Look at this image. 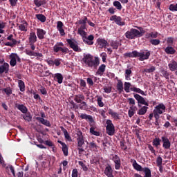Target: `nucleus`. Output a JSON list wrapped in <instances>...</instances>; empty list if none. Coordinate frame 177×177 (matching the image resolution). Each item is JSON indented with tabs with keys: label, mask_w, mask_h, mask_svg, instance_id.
<instances>
[{
	"label": "nucleus",
	"mask_w": 177,
	"mask_h": 177,
	"mask_svg": "<svg viewBox=\"0 0 177 177\" xmlns=\"http://www.w3.org/2000/svg\"><path fill=\"white\" fill-rule=\"evenodd\" d=\"M77 84H80V88L84 89L86 88V82L84 81L83 79H77L76 80Z\"/></svg>",
	"instance_id": "obj_32"
},
{
	"label": "nucleus",
	"mask_w": 177,
	"mask_h": 177,
	"mask_svg": "<svg viewBox=\"0 0 177 177\" xmlns=\"http://www.w3.org/2000/svg\"><path fill=\"white\" fill-rule=\"evenodd\" d=\"M94 36L93 35H89V36H86V37H84L83 38H82V39H83V42L84 43V44H88V45H89V46H92V45H93V44H94V41H93V40H94Z\"/></svg>",
	"instance_id": "obj_15"
},
{
	"label": "nucleus",
	"mask_w": 177,
	"mask_h": 177,
	"mask_svg": "<svg viewBox=\"0 0 177 177\" xmlns=\"http://www.w3.org/2000/svg\"><path fill=\"white\" fill-rule=\"evenodd\" d=\"M105 70H106V65L105 64H102L100 67H98L97 73L98 75H102L105 72Z\"/></svg>",
	"instance_id": "obj_40"
},
{
	"label": "nucleus",
	"mask_w": 177,
	"mask_h": 177,
	"mask_svg": "<svg viewBox=\"0 0 177 177\" xmlns=\"http://www.w3.org/2000/svg\"><path fill=\"white\" fill-rule=\"evenodd\" d=\"M161 76L165 77L166 80L169 79V73L167 71L162 70L160 71Z\"/></svg>",
	"instance_id": "obj_47"
},
{
	"label": "nucleus",
	"mask_w": 177,
	"mask_h": 177,
	"mask_svg": "<svg viewBox=\"0 0 177 177\" xmlns=\"http://www.w3.org/2000/svg\"><path fill=\"white\" fill-rule=\"evenodd\" d=\"M80 118H82V120H88L90 126H95V122L93 116L87 115L86 113H82L80 114Z\"/></svg>",
	"instance_id": "obj_11"
},
{
	"label": "nucleus",
	"mask_w": 177,
	"mask_h": 177,
	"mask_svg": "<svg viewBox=\"0 0 177 177\" xmlns=\"http://www.w3.org/2000/svg\"><path fill=\"white\" fill-rule=\"evenodd\" d=\"M80 110H86L87 109V104L85 101H83L80 104Z\"/></svg>",
	"instance_id": "obj_55"
},
{
	"label": "nucleus",
	"mask_w": 177,
	"mask_h": 177,
	"mask_svg": "<svg viewBox=\"0 0 177 177\" xmlns=\"http://www.w3.org/2000/svg\"><path fill=\"white\" fill-rule=\"evenodd\" d=\"M63 27H64L63 22L61 21H58L57 22V29L58 32H59L62 37H64L66 34Z\"/></svg>",
	"instance_id": "obj_18"
},
{
	"label": "nucleus",
	"mask_w": 177,
	"mask_h": 177,
	"mask_svg": "<svg viewBox=\"0 0 177 177\" xmlns=\"http://www.w3.org/2000/svg\"><path fill=\"white\" fill-rule=\"evenodd\" d=\"M169 68L171 72L177 71V62L174 60H171L169 64Z\"/></svg>",
	"instance_id": "obj_27"
},
{
	"label": "nucleus",
	"mask_w": 177,
	"mask_h": 177,
	"mask_svg": "<svg viewBox=\"0 0 177 177\" xmlns=\"http://www.w3.org/2000/svg\"><path fill=\"white\" fill-rule=\"evenodd\" d=\"M161 141L163 142L162 147L165 149L168 150L170 149L171 142L167 137L162 136Z\"/></svg>",
	"instance_id": "obj_12"
},
{
	"label": "nucleus",
	"mask_w": 177,
	"mask_h": 177,
	"mask_svg": "<svg viewBox=\"0 0 177 177\" xmlns=\"http://www.w3.org/2000/svg\"><path fill=\"white\" fill-rule=\"evenodd\" d=\"M156 163H157V166H160V165H162V158H161L160 156H159L157 158Z\"/></svg>",
	"instance_id": "obj_64"
},
{
	"label": "nucleus",
	"mask_w": 177,
	"mask_h": 177,
	"mask_svg": "<svg viewBox=\"0 0 177 177\" xmlns=\"http://www.w3.org/2000/svg\"><path fill=\"white\" fill-rule=\"evenodd\" d=\"M142 171L144 172V174H145V175L144 176V177H151V171L149 167H144L142 169Z\"/></svg>",
	"instance_id": "obj_37"
},
{
	"label": "nucleus",
	"mask_w": 177,
	"mask_h": 177,
	"mask_svg": "<svg viewBox=\"0 0 177 177\" xmlns=\"http://www.w3.org/2000/svg\"><path fill=\"white\" fill-rule=\"evenodd\" d=\"M132 74V70L131 69H127L125 70V80H130L131 75Z\"/></svg>",
	"instance_id": "obj_45"
},
{
	"label": "nucleus",
	"mask_w": 177,
	"mask_h": 177,
	"mask_svg": "<svg viewBox=\"0 0 177 177\" xmlns=\"http://www.w3.org/2000/svg\"><path fill=\"white\" fill-rule=\"evenodd\" d=\"M18 87H19L21 92H24L26 90L25 83L23 80H18Z\"/></svg>",
	"instance_id": "obj_38"
},
{
	"label": "nucleus",
	"mask_w": 177,
	"mask_h": 177,
	"mask_svg": "<svg viewBox=\"0 0 177 177\" xmlns=\"http://www.w3.org/2000/svg\"><path fill=\"white\" fill-rule=\"evenodd\" d=\"M156 70V66H151V68L143 69V73H154Z\"/></svg>",
	"instance_id": "obj_43"
},
{
	"label": "nucleus",
	"mask_w": 177,
	"mask_h": 177,
	"mask_svg": "<svg viewBox=\"0 0 177 177\" xmlns=\"http://www.w3.org/2000/svg\"><path fill=\"white\" fill-rule=\"evenodd\" d=\"M132 166L136 171H143V168L138 163V162H136V160H134V162H133Z\"/></svg>",
	"instance_id": "obj_34"
},
{
	"label": "nucleus",
	"mask_w": 177,
	"mask_h": 177,
	"mask_svg": "<svg viewBox=\"0 0 177 177\" xmlns=\"http://www.w3.org/2000/svg\"><path fill=\"white\" fill-rule=\"evenodd\" d=\"M77 147H81L82 145H84L82 131H77Z\"/></svg>",
	"instance_id": "obj_16"
},
{
	"label": "nucleus",
	"mask_w": 177,
	"mask_h": 177,
	"mask_svg": "<svg viewBox=\"0 0 177 177\" xmlns=\"http://www.w3.org/2000/svg\"><path fill=\"white\" fill-rule=\"evenodd\" d=\"M61 61H62V59L59 58L55 59L54 65H55V66H57V67L59 66V65L61 64Z\"/></svg>",
	"instance_id": "obj_63"
},
{
	"label": "nucleus",
	"mask_w": 177,
	"mask_h": 177,
	"mask_svg": "<svg viewBox=\"0 0 177 177\" xmlns=\"http://www.w3.org/2000/svg\"><path fill=\"white\" fill-rule=\"evenodd\" d=\"M112 160L115 164V169L120 170L121 168V159L118 155H113Z\"/></svg>",
	"instance_id": "obj_10"
},
{
	"label": "nucleus",
	"mask_w": 177,
	"mask_h": 177,
	"mask_svg": "<svg viewBox=\"0 0 177 177\" xmlns=\"http://www.w3.org/2000/svg\"><path fill=\"white\" fill-rule=\"evenodd\" d=\"M109 20H111V21H114L115 24L120 26H123L126 25V23L122 21V19L120 16L112 15L111 18H109Z\"/></svg>",
	"instance_id": "obj_8"
},
{
	"label": "nucleus",
	"mask_w": 177,
	"mask_h": 177,
	"mask_svg": "<svg viewBox=\"0 0 177 177\" xmlns=\"http://www.w3.org/2000/svg\"><path fill=\"white\" fill-rule=\"evenodd\" d=\"M165 109H167V107L164 105L163 103H160L158 106H155L153 113L162 115L165 112Z\"/></svg>",
	"instance_id": "obj_9"
},
{
	"label": "nucleus",
	"mask_w": 177,
	"mask_h": 177,
	"mask_svg": "<svg viewBox=\"0 0 177 177\" xmlns=\"http://www.w3.org/2000/svg\"><path fill=\"white\" fill-rule=\"evenodd\" d=\"M36 120L40 123L42 124L43 125H45L48 127H51V124L50 122L45 118H41V117H36Z\"/></svg>",
	"instance_id": "obj_23"
},
{
	"label": "nucleus",
	"mask_w": 177,
	"mask_h": 177,
	"mask_svg": "<svg viewBox=\"0 0 177 177\" xmlns=\"http://www.w3.org/2000/svg\"><path fill=\"white\" fill-rule=\"evenodd\" d=\"M7 39L10 41H7L4 43V45L6 46H10L11 48L15 47V46H19V44L21 43L20 40H17L14 39L13 35H10L8 37Z\"/></svg>",
	"instance_id": "obj_6"
},
{
	"label": "nucleus",
	"mask_w": 177,
	"mask_h": 177,
	"mask_svg": "<svg viewBox=\"0 0 177 177\" xmlns=\"http://www.w3.org/2000/svg\"><path fill=\"white\" fill-rule=\"evenodd\" d=\"M161 42L159 39H151L149 40V43H151L153 46H158Z\"/></svg>",
	"instance_id": "obj_56"
},
{
	"label": "nucleus",
	"mask_w": 177,
	"mask_h": 177,
	"mask_svg": "<svg viewBox=\"0 0 177 177\" xmlns=\"http://www.w3.org/2000/svg\"><path fill=\"white\" fill-rule=\"evenodd\" d=\"M124 57L129 58H138L141 62L149 59L151 56V52L149 50H141L140 52L134 50L126 53Z\"/></svg>",
	"instance_id": "obj_1"
},
{
	"label": "nucleus",
	"mask_w": 177,
	"mask_h": 177,
	"mask_svg": "<svg viewBox=\"0 0 177 177\" xmlns=\"http://www.w3.org/2000/svg\"><path fill=\"white\" fill-rule=\"evenodd\" d=\"M131 86V84L130 82H124V89L127 93H129L130 92Z\"/></svg>",
	"instance_id": "obj_44"
},
{
	"label": "nucleus",
	"mask_w": 177,
	"mask_h": 177,
	"mask_svg": "<svg viewBox=\"0 0 177 177\" xmlns=\"http://www.w3.org/2000/svg\"><path fill=\"white\" fill-rule=\"evenodd\" d=\"M120 42L118 40H111V46L113 48V49L117 50L118 47L120 46Z\"/></svg>",
	"instance_id": "obj_35"
},
{
	"label": "nucleus",
	"mask_w": 177,
	"mask_h": 177,
	"mask_svg": "<svg viewBox=\"0 0 177 177\" xmlns=\"http://www.w3.org/2000/svg\"><path fill=\"white\" fill-rule=\"evenodd\" d=\"M106 131L107 135L111 136H114L115 133V129L112 121L111 120H107L106 122Z\"/></svg>",
	"instance_id": "obj_7"
},
{
	"label": "nucleus",
	"mask_w": 177,
	"mask_h": 177,
	"mask_svg": "<svg viewBox=\"0 0 177 177\" xmlns=\"http://www.w3.org/2000/svg\"><path fill=\"white\" fill-rule=\"evenodd\" d=\"M37 41V37L35 32H32L29 34L28 42L29 44H35Z\"/></svg>",
	"instance_id": "obj_24"
},
{
	"label": "nucleus",
	"mask_w": 177,
	"mask_h": 177,
	"mask_svg": "<svg viewBox=\"0 0 177 177\" xmlns=\"http://www.w3.org/2000/svg\"><path fill=\"white\" fill-rule=\"evenodd\" d=\"M113 5L115 8H116L118 10H121L122 9V6L121 3L119 1H115L113 3Z\"/></svg>",
	"instance_id": "obj_48"
},
{
	"label": "nucleus",
	"mask_w": 177,
	"mask_h": 177,
	"mask_svg": "<svg viewBox=\"0 0 177 177\" xmlns=\"http://www.w3.org/2000/svg\"><path fill=\"white\" fill-rule=\"evenodd\" d=\"M161 140L159 138H155L153 140L152 145L155 147H157L160 145Z\"/></svg>",
	"instance_id": "obj_42"
},
{
	"label": "nucleus",
	"mask_w": 177,
	"mask_h": 177,
	"mask_svg": "<svg viewBox=\"0 0 177 177\" xmlns=\"http://www.w3.org/2000/svg\"><path fill=\"white\" fill-rule=\"evenodd\" d=\"M60 129H61L62 131L63 132L64 136H65V138L67 140H71V137L70 136L68 131H67L66 129L63 127H61Z\"/></svg>",
	"instance_id": "obj_39"
},
{
	"label": "nucleus",
	"mask_w": 177,
	"mask_h": 177,
	"mask_svg": "<svg viewBox=\"0 0 177 177\" xmlns=\"http://www.w3.org/2000/svg\"><path fill=\"white\" fill-rule=\"evenodd\" d=\"M46 35V31L41 28L37 29V35L39 39L41 40L45 39V35Z\"/></svg>",
	"instance_id": "obj_21"
},
{
	"label": "nucleus",
	"mask_w": 177,
	"mask_h": 177,
	"mask_svg": "<svg viewBox=\"0 0 177 177\" xmlns=\"http://www.w3.org/2000/svg\"><path fill=\"white\" fill-rule=\"evenodd\" d=\"M9 71V64L7 62H4L2 66H0V75L5 73L7 74Z\"/></svg>",
	"instance_id": "obj_25"
},
{
	"label": "nucleus",
	"mask_w": 177,
	"mask_h": 177,
	"mask_svg": "<svg viewBox=\"0 0 177 177\" xmlns=\"http://www.w3.org/2000/svg\"><path fill=\"white\" fill-rule=\"evenodd\" d=\"M36 17L38 20L40 21L41 23H45L46 21V17L45 15H43L42 14H38L36 15Z\"/></svg>",
	"instance_id": "obj_41"
},
{
	"label": "nucleus",
	"mask_w": 177,
	"mask_h": 177,
	"mask_svg": "<svg viewBox=\"0 0 177 177\" xmlns=\"http://www.w3.org/2000/svg\"><path fill=\"white\" fill-rule=\"evenodd\" d=\"M167 44L169 46L173 45V44H174V37H167Z\"/></svg>",
	"instance_id": "obj_61"
},
{
	"label": "nucleus",
	"mask_w": 177,
	"mask_h": 177,
	"mask_svg": "<svg viewBox=\"0 0 177 177\" xmlns=\"http://www.w3.org/2000/svg\"><path fill=\"white\" fill-rule=\"evenodd\" d=\"M97 45L100 46L101 48H106V46H109V42L104 39L98 38L97 40Z\"/></svg>",
	"instance_id": "obj_22"
},
{
	"label": "nucleus",
	"mask_w": 177,
	"mask_h": 177,
	"mask_svg": "<svg viewBox=\"0 0 177 177\" xmlns=\"http://www.w3.org/2000/svg\"><path fill=\"white\" fill-rule=\"evenodd\" d=\"M3 91L8 96H10L12 94V90L10 86L7 88H3Z\"/></svg>",
	"instance_id": "obj_46"
},
{
	"label": "nucleus",
	"mask_w": 177,
	"mask_h": 177,
	"mask_svg": "<svg viewBox=\"0 0 177 177\" xmlns=\"http://www.w3.org/2000/svg\"><path fill=\"white\" fill-rule=\"evenodd\" d=\"M169 9L171 12H177V3L176 4H171L169 7Z\"/></svg>",
	"instance_id": "obj_57"
},
{
	"label": "nucleus",
	"mask_w": 177,
	"mask_h": 177,
	"mask_svg": "<svg viewBox=\"0 0 177 177\" xmlns=\"http://www.w3.org/2000/svg\"><path fill=\"white\" fill-rule=\"evenodd\" d=\"M78 34L82 37V39L85 37H86L87 33L84 30H78Z\"/></svg>",
	"instance_id": "obj_62"
},
{
	"label": "nucleus",
	"mask_w": 177,
	"mask_h": 177,
	"mask_svg": "<svg viewBox=\"0 0 177 177\" xmlns=\"http://www.w3.org/2000/svg\"><path fill=\"white\" fill-rule=\"evenodd\" d=\"M104 174L107 177H114V175L113 174V169L110 164L106 165L105 170H104Z\"/></svg>",
	"instance_id": "obj_13"
},
{
	"label": "nucleus",
	"mask_w": 177,
	"mask_h": 177,
	"mask_svg": "<svg viewBox=\"0 0 177 177\" xmlns=\"http://www.w3.org/2000/svg\"><path fill=\"white\" fill-rule=\"evenodd\" d=\"M84 100H86V97L82 93L74 95V101L77 104L82 103Z\"/></svg>",
	"instance_id": "obj_20"
},
{
	"label": "nucleus",
	"mask_w": 177,
	"mask_h": 177,
	"mask_svg": "<svg viewBox=\"0 0 177 177\" xmlns=\"http://www.w3.org/2000/svg\"><path fill=\"white\" fill-rule=\"evenodd\" d=\"M78 164L80 166H81L82 167L83 171H87L88 170V168L87 167V166L85 164H84L83 162L79 161Z\"/></svg>",
	"instance_id": "obj_58"
},
{
	"label": "nucleus",
	"mask_w": 177,
	"mask_h": 177,
	"mask_svg": "<svg viewBox=\"0 0 177 177\" xmlns=\"http://www.w3.org/2000/svg\"><path fill=\"white\" fill-rule=\"evenodd\" d=\"M108 111L109 115H111L114 120H120V114H118L117 112H114V111H113L111 109H109Z\"/></svg>",
	"instance_id": "obj_28"
},
{
	"label": "nucleus",
	"mask_w": 177,
	"mask_h": 177,
	"mask_svg": "<svg viewBox=\"0 0 177 177\" xmlns=\"http://www.w3.org/2000/svg\"><path fill=\"white\" fill-rule=\"evenodd\" d=\"M23 119L28 122H30L32 120V116L30 113H26V115L23 116Z\"/></svg>",
	"instance_id": "obj_54"
},
{
	"label": "nucleus",
	"mask_w": 177,
	"mask_h": 177,
	"mask_svg": "<svg viewBox=\"0 0 177 177\" xmlns=\"http://www.w3.org/2000/svg\"><path fill=\"white\" fill-rule=\"evenodd\" d=\"M102 100H103L102 97H97V105L101 108L104 107V104Z\"/></svg>",
	"instance_id": "obj_51"
},
{
	"label": "nucleus",
	"mask_w": 177,
	"mask_h": 177,
	"mask_svg": "<svg viewBox=\"0 0 177 177\" xmlns=\"http://www.w3.org/2000/svg\"><path fill=\"white\" fill-rule=\"evenodd\" d=\"M130 90L133 92L137 93L138 94L142 95H146L145 91H142L140 88L138 87H131Z\"/></svg>",
	"instance_id": "obj_33"
},
{
	"label": "nucleus",
	"mask_w": 177,
	"mask_h": 177,
	"mask_svg": "<svg viewBox=\"0 0 177 177\" xmlns=\"http://www.w3.org/2000/svg\"><path fill=\"white\" fill-rule=\"evenodd\" d=\"M124 35L127 39H136L141 37V33L140 31L135 28H131L130 30H127Z\"/></svg>",
	"instance_id": "obj_4"
},
{
	"label": "nucleus",
	"mask_w": 177,
	"mask_h": 177,
	"mask_svg": "<svg viewBox=\"0 0 177 177\" xmlns=\"http://www.w3.org/2000/svg\"><path fill=\"white\" fill-rule=\"evenodd\" d=\"M28 26V24L26 22V21H23L22 24H20L19 26H18V28L21 31L26 32Z\"/></svg>",
	"instance_id": "obj_31"
},
{
	"label": "nucleus",
	"mask_w": 177,
	"mask_h": 177,
	"mask_svg": "<svg viewBox=\"0 0 177 177\" xmlns=\"http://www.w3.org/2000/svg\"><path fill=\"white\" fill-rule=\"evenodd\" d=\"M66 42L69 46V48L73 50L74 52L80 53L82 51L80 46H78V42L75 39H67Z\"/></svg>",
	"instance_id": "obj_5"
},
{
	"label": "nucleus",
	"mask_w": 177,
	"mask_h": 177,
	"mask_svg": "<svg viewBox=\"0 0 177 177\" xmlns=\"http://www.w3.org/2000/svg\"><path fill=\"white\" fill-rule=\"evenodd\" d=\"M89 148L91 149H97L98 146L96 145V144H95V142L94 141H93L92 142L89 143Z\"/></svg>",
	"instance_id": "obj_60"
},
{
	"label": "nucleus",
	"mask_w": 177,
	"mask_h": 177,
	"mask_svg": "<svg viewBox=\"0 0 177 177\" xmlns=\"http://www.w3.org/2000/svg\"><path fill=\"white\" fill-rule=\"evenodd\" d=\"M64 46V44L63 42H57L54 47H53V50H54L55 53H58Z\"/></svg>",
	"instance_id": "obj_19"
},
{
	"label": "nucleus",
	"mask_w": 177,
	"mask_h": 177,
	"mask_svg": "<svg viewBox=\"0 0 177 177\" xmlns=\"http://www.w3.org/2000/svg\"><path fill=\"white\" fill-rule=\"evenodd\" d=\"M62 150L64 156H68V147H67L66 145L65 146H62Z\"/></svg>",
	"instance_id": "obj_53"
},
{
	"label": "nucleus",
	"mask_w": 177,
	"mask_h": 177,
	"mask_svg": "<svg viewBox=\"0 0 177 177\" xmlns=\"http://www.w3.org/2000/svg\"><path fill=\"white\" fill-rule=\"evenodd\" d=\"M17 53H11L10 55V65L12 67L16 66L17 64Z\"/></svg>",
	"instance_id": "obj_17"
},
{
	"label": "nucleus",
	"mask_w": 177,
	"mask_h": 177,
	"mask_svg": "<svg viewBox=\"0 0 177 177\" xmlns=\"http://www.w3.org/2000/svg\"><path fill=\"white\" fill-rule=\"evenodd\" d=\"M15 107L24 114H26L28 111L27 107L24 104H15Z\"/></svg>",
	"instance_id": "obj_26"
},
{
	"label": "nucleus",
	"mask_w": 177,
	"mask_h": 177,
	"mask_svg": "<svg viewBox=\"0 0 177 177\" xmlns=\"http://www.w3.org/2000/svg\"><path fill=\"white\" fill-rule=\"evenodd\" d=\"M135 108L136 106H130V110H129V112H128L129 118H132L136 113Z\"/></svg>",
	"instance_id": "obj_49"
},
{
	"label": "nucleus",
	"mask_w": 177,
	"mask_h": 177,
	"mask_svg": "<svg viewBox=\"0 0 177 177\" xmlns=\"http://www.w3.org/2000/svg\"><path fill=\"white\" fill-rule=\"evenodd\" d=\"M134 95V98L137 100L138 102V108H140V110H138V112L137 113V114L140 115H144L146 114L147 110H149V102H147L145 98L142 96H140L138 94H135Z\"/></svg>",
	"instance_id": "obj_2"
},
{
	"label": "nucleus",
	"mask_w": 177,
	"mask_h": 177,
	"mask_svg": "<svg viewBox=\"0 0 177 177\" xmlns=\"http://www.w3.org/2000/svg\"><path fill=\"white\" fill-rule=\"evenodd\" d=\"M83 62L84 64L88 68H94L97 69L100 64V59L98 57H95V59L92 55L86 54L84 55Z\"/></svg>",
	"instance_id": "obj_3"
},
{
	"label": "nucleus",
	"mask_w": 177,
	"mask_h": 177,
	"mask_svg": "<svg viewBox=\"0 0 177 177\" xmlns=\"http://www.w3.org/2000/svg\"><path fill=\"white\" fill-rule=\"evenodd\" d=\"M165 52L167 55H174L176 53V50L174 47L168 46L165 48Z\"/></svg>",
	"instance_id": "obj_29"
},
{
	"label": "nucleus",
	"mask_w": 177,
	"mask_h": 177,
	"mask_svg": "<svg viewBox=\"0 0 177 177\" xmlns=\"http://www.w3.org/2000/svg\"><path fill=\"white\" fill-rule=\"evenodd\" d=\"M39 91L41 95H47L48 93L46 88L43 86H40Z\"/></svg>",
	"instance_id": "obj_59"
},
{
	"label": "nucleus",
	"mask_w": 177,
	"mask_h": 177,
	"mask_svg": "<svg viewBox=\"0 0 177 177\" xmlns=\"http://www.w3.org/2000/svg\"><path fill=\"white\" fill-rule=\"evenodd\" d=\"M91 127L90 128V133L93 135H95V136H100V131H95L94 126H91Z\"/></svg>",
	"instance_id": "obj_50"
},
{
	"label": "nucleus",
	"mask_w": 177,
	"mask_h": 177,
	"mask_svg": "<svg viewBox=\"0 0 177 177\" xmlns=\"http://www.w3.org/2000/svg\"><path fill=\"white\" fill-rule=\"evenodd\" d=\"M87 21H88L87 17L86 16H84L83 19L77 21L76 24L84 25V24H86Z\"/></svg>",
	"instance_id": "obj_52"
},
{
	"label": "nucleus",
	"mask_w": 177,
	"mask_h": 177,
	"mask_svg": "<svg viewBox=\"0 0 177 177\" xmlns=\"http://www.w3.org/2000/svg\"><path fill=\"white\" fill-rule=\"evenodd\" d=\"M35 6L37 8H40L42 5L46 4V0H34L33 1Z\"/></svg>",
	"instance_id": "obj_36"
},
{
	"label": "nucleus",
	"mask_w": 177,
	"mask_h": 177,
	"mask_svg": "<svg viewBox=\"0 0 177 177\" xmlns=\"http://www.w3.org/2000/svg\"><path fill=\"white\" fill-rule=\"evenodd\" d=\"M117 90L119 95L122 94L124 92L123 82L121 80L118 81Z\"/></svg>",
	"instance_id": "obj_30"
},
{
	"label": "nucleus",
	"mask_w": 177,
	"mask_h": 177,
	"mask_svg": "<svg viewBox=\"0 0 177 177\" xmlns=\"http://www.w3.org/2000/svg\"><path fill=\"white\" fill-rule=\"evenodd\" d=\"M51 77L54 78V80L57 82L59 84L63 83L64 76L61 73L51 74Z\"/></svg>",
	"instance_id": "obj_14"
}]
</instances>
